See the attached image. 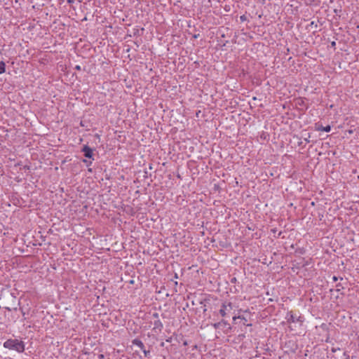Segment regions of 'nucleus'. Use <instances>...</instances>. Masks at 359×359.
<instances>
[{"label":"nucleus","mask_w":359,"mask_h":359,"mask_svg":"<svg viewBox=\"0 0 359 359\" xmlns=\"http://www.w3.org/2000/svg\"><path fill=\"white\" fill-rule=\"evenodd\" d=\"M285 320L290 330H294L302 326L304 318L299 311H290L287 313Z\"/></svg>","instance_id":"1"},{"label":"nucleus","mask_w":359,"mask_h":359,"mask_svg":"<svg viewBox=\"0 0 359 359\" xmlns=\"http://www.w3.org/2000/svg\"><path fill=\"white\" fill-rule=\"evenodd\" d=\"M4 346L6 348L16 351L22 353L25 350V344L22 341L18 338H10L4 344Z\"/></svg>","instance_id":"2"},{"label":"nucleus","mask_w":359,"mask_h":359,"mask_svg":"<svg viewBox=\"0 0 359 359\" xmlns=\"http://www.w3.org/2000/svg\"><path fill=\"white\" fill-rule=\"evenodd\" d=\"M235 305L230 302H224L222 303L219 313L223 318H229L231 314V311L234 310Z\"/></svg>","instance_id":"3"},{"label":"nucleus","mask_w":359,"mask_h":359,"mask_svg":"<svg viewBox=\"0 0 359 359\" xmlns=\"http://www.w3.org/2000/svg\"><path fill=\"white\" fill-rule=\"evenodd\" d=\"M81 151L83 152L84 156L86 158H93V149L91 148H90L88 146L85 145L83 147Z\"/></svg>","instance_id":"4"},{"label":"nucleus","mask_w":359,"mask_h":359,"mask_svg":"<svg viewBox=\"0 0 359 359\" xmlns=\"http://www.w3.org/2000/svg\"><path fill=\"white\" fill-rule=\"evenodd\" d=\"M241 311H242V310H241V309H240V310H239V312H238V316H233V318H233V323H235V324H236V320H237L238 319H240V320H241L243 321V325H246V323L248 322V320L246 319V318H245V317H244L243 316H241V315H239V313H240ZM247 325H248V324H247Z\"/></svg>","instance_id":"5"},{"label":"nucleus","mask_w":359,"mask_h":359,"mask_svg":"<svg viewBox=\"0 0 359 359\" xmlns=\"http://www.w3.org/2000/svg\"><path fill=\"white\" fill-rule=\"evenodd\" d=\"M133 344L138 346L141 349L143 350L145 356L148 355L149 351H147L146 350L144 349V344L140 339H135L133 341Z\"/></svg>","instance_id":"6"},{"label":"nucleus","mask_w":359,"mask_h":359,"mask_svg":"<svg viewBox=\"0 0 359 359\" xmlns=\"http://www.w3.org/2000/svg\"><path fill=\"white\" fill-rule=\"evenodd\" d=\"M316 130L318 131H325V132H330L331 130L330 126H327L325 127L323 126L322 125L319 123L316 124Z\"/></svg>","instance_id":"7"},{"label":"nucleus","mask_w":359,"mask_h":359,"mask_svg":"<svg viewBox=\"0 0 359 359\" xmlns=\"http://www.w3.org/2000/svg\"><path fill=\"white\" fill-rule=\"evenodd\" d=\"M216 329H220L222 327H225L226 329H230V325L229 324H227L224 322H220V323H218L217 324H215V325Z\"/></svg>","instance_id":"8"},{"label":"nucleus","mask_w":359,"mask_h":359,"mask_svg":"<svg viewBox=\"0 0 359 359\" xmlns=\"http://www.w3.org/2000/svg\"><path fill=\"white\" fill-rule=\"evenodd\" d=\"M6 72V64L4 62H0V74Z\"/></svg>","instance_id":"9"},{"label":"nucleus","mask_w":359,"mask_h":359,"mask_svg":"<svg viewBox=\"0 0 359 359\" xmlns=\"http://www.w3.org/2000/svg\"><path fill=\"white\" fill-rule=\"evenodd\" d=\"M83 162L86 163L87 164V165H88L92 163L91 161H88L87 160H83Z\"/></svg>","instance_id":"10"},{"label":"nucleus","mask_w":359,"mask_h":359,"mask_svg":"<svg viewBox=\"0 0 359 359\" xmlns=\"http://www.w3.org/2000/svg\"><path fill=\"white\" fill-rule=\"evenodd\" d=\"M83 162L86 163L87 164V165H88L92 163L91 161H88L87 160H83Z\"/></svg>","instance_id":"11"},{"label":"nucleus","mask_w":359,"mask_h":359,"mask_svg":"<svg viewBox=\"0 0 359 359\" xmlns=\"http://www.w3.org/2000/svg\"><path fill=\"white\" fill-rule=\"evenodd\" d=\"M332 279L334 281H337L338 278L336 276H333Z\"/></svg>","instance_id":"12"},{"label":"nucleus","mask_w":359,"mask_h":359,"mask_svg":"<svg viewBox=\"0 0 359 359\" xmlns=\"http://www.w3.org/2000/svg\"><path fill=\"white\" fill-rule=\"evenodd\" d=\"M103 357H104V356H103V355H102V354L99 355V358H103Z\"/></svg>","instance_id":"13"},{"label":"nucleus","mask_w":359,"mask_h":359,"mask_svg":"<svg viewBox=\"0 0 359 359\" xmlns=\"http://www.w3.org/2000/svg\"><path fill=\"white\" fill-rule=\"evenodd\" d=\"M69 3H72V2H74V0H68L67 1Z\"/></svg>","instance_id":"14"},{"label":"nucleus","mask_w":359,"mask_h":359,"mask_svg":"<svg viewBox=\"0 0 359 359\" xmlns=\"http://www.w3.org/2000/svg\"><path fill=\"white\" fill-rule=\"evenodd\" d=\"M332 46H335V42H334V41H333V42L332 43Z\"/></svg>","instance_id":"15"},{"label":"nucleus","mask_w":359,"mask_h":359,"mask_svg":"<svg viewBox=\"0 0 359 359\" xmlns=\"http://www.w3.org/2000/svg\"><path fill=\"white\" fill-rule=\"evenodd\" d=\"M77 69H80V67L79 66H76V67Z\"/></svg>","instance_id":"16"},{"label":"nucleus","mask_w":359,"mask_h":359,"mask_svg":"<svg viewBox=\"0 0 359 359\" xmlns=\"http://www.w3.org/2000/svg\"><path fill=\"white\" fill-rule=\"evenodd\" d=\"M157 324H160L159 321H157V322L156 323V325H157Z\"/></svg>","instance_id":"17"}]
</instances>
